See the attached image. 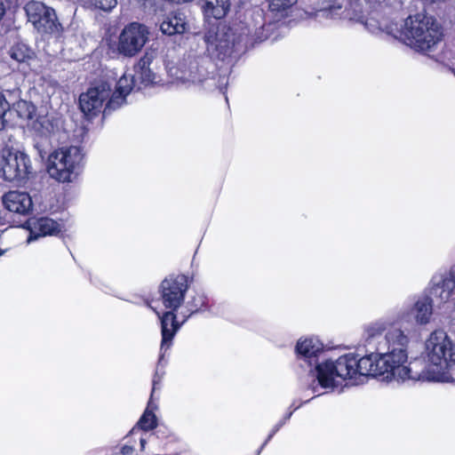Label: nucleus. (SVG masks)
Listing matches in <instances>:
<instances>
[{
	"instance_id": "nucleus-32",
	"label": "nucleus",
	"mask_w": 455,
	"mask_h": 455,
	"mask_svg": "<svg viewBox=\"0 0 455 455\" xmlns=\"http://www.w3.org/2000/svg\"><path fill=\"white\" fill-rule=\"evenodd\" d=\"M161 381V377L157 375V373H156L154 379H153V388H152V392H151V396H150V399L152 400V397H153V394L156 388V386L160 383Z\"/></svg>"
},
{
	"instance_id": "nucleus-24",
	"label": "nucleus",
	"mask_w": 455,
	"mask_h": 455,
	"mask_svg": "<svg viewBox=\"0 0 455 455\" xmlns=\"http://www.w3.org/2000/svg\"><path fill=\"white\" fill-rule=\"evenodd\" d=\"M207 78V72L196 63H192L189 69L188 80L193 83H201Z\"/></svg>"
},
{
	"instance_id": "nucleus-20",
	"label": "nucleus",
	"mask_w": 455,
	"mask_h": 455,
	"mask_svg": "<svg viewBox=\"0 0 455 455\" xmlns=\"http://www.w3.org/2000/svg\"><path fill=\"white\" fill-rule=\"evenodd\" d=\"M61 231V225L50 218L38 219L32 228L35 236L54 235Z\"/></svg>"
},
{
	"instance_id": "nucleus-12",
	"label": "nucleus",
	"mask_w": 455,
	"mask_h": 455,
	"mask_svg": "<svg viewBox=\"0 0 455 455\" xmlns=\"http://www.w3.org/2000/svg\"><path fill=\"white\" fill-rule=\"evenodd\" d=\"M432 296L440 303H445L455 299V271L435 277L431 290Z\"/></svg>"
},
{
	"instance_id": "nucleus-17",
	"label": "nucleus",
	"mask_w": 455,
	"mask_h": 455,
	"mask_svg": "<svg viewBox=\"0 0 455 455\" xmlns=\"http://www.w3.org/2000/svg\"><path fill=\"white\" fill-rule=\"evenodd\" d=\"M151 61V56H149L148 53H146L134 66L133 79L136 82H140L145 85L154 83L156 76L149 68Z\"/></svg>"
},
{
	"instance_id": "nucleus-23",
	"label": "nucleus",
	"mask_w": 455,
	"mask_h": 455,
	"mask_svg": "<svg viewBox=\"0 0 455 455\" xmlns=\"http://www.w3.org/2000/svg\"><path fill=\"white\" fill-rule=\"evenodd\" d=\"M156 409V405L152 403L150 399L148 407L144 413L136 424V427L141 428L144 431H148L157 427V419L154 413V410Z\"/></svg>"
},
{
	"instance_id": "nucleus-13",
	"label": "nucleus",
	"mask_w": 455,
	"mask_h": 455,
	"mask_svg": "<svg viewBox=\"0 0 455 455\" xmlns=\"http://www.w3.org/2000/svg\"><path fill=\"white\" fill-rule=\"evenodd\" d=\"M4 207L14 213L26 215L32 210V199L26 192L9 191L3 196Z\"/></svg>"
},
{
	"instance_id": "nucleus-7",
	"label": "nucleus",
	"mask_w": 455,
	"mask_h": 455,
	"mask_svg": "<svg viewBox=\"0 0 455 455\" xmlns=\"http://www.w3.org/2000/svg\"><path fill=\"white\" fill-rule=\"evenodd\" d=\"M28 156L20 151L4 148L0 151V174L7 181H20L30 172Z\"/></svg>"
},
{
	"instance_id": "nucleus-34",
	"label": "nucleus",
	"mask_w": 455,
	"mask_h": 455,
	"mask_svg": "<svg viewBox=\"0 0 455 455\" xmlns=\"http://www.w3.org/2000/svg\"><path fill=\"white\" fill-rule=\"evenodd\" d=\"M291 412H290V413L286 416L285 420H286V419H290V417H291Z\"/></svg>"
},
{
	"instance_id": "nucleus-15",
	"label": "nucleus",
	"mask_w": 455,
	"mask_h": 455,
	"mask_svg": "<svg viewBox=\"0 0 455 455\" xmlns=\"http://www.w3.org/2000/svg\"><path fill=\"white\" fill-rule=\"evenodd\" d=\"M136 83L132 76L124 75L117 82L116 91L110 94L109 100L105 104L106 110H115L120 108L125 101V97L131 92L132 84Z\"/></svg>"
},
{
	"instance_id": "nucleus-27",
	"label": "nucleus",
	"mask_w": 455,
	"mask_h": 455,
	"mask_svg": "<svg viewBox=\"0 0 455 455\" xmlns=\"http://www.w3.org/2000/svg\"><path fill=\"white\" fill-rule=\"evenodd\" d=\"M341 10L340 4H332L329 8H324L322 10H319L316 12L317 17H325V18H335L339 12Z\"/></svg>"
},
{
	"instance_id": "nucleus-2",
	"label": "nucleus",
	"mask_w": 455,
	"mask_h": 455,
	"mask_svg": "<svg viewBox=\"0 0 455 455\" xmlns=\"http://www.w3.org/2000/svg\"><path fill=\"white\" fill-rule=\"evenodd\" d=\"M188 289V277L185 275H171L160 284L162 303L166 309H169L162 316L159 315L162 332L161 351L170 348L172 340L180 327L174 312L184 302Z\"/></svg>"
},
{
	"instance_id": "nucleus-16",
	"label": "nucleus",
	"mask_w": 455,
	"mask_h": 455,
	"mask_svg": "<svg viewBox=\"0 0 455 455\" xmlns=\"http://www.w3.org/2000/svg\"><path fill=\"white\" fill-rule=\"evenodd\" d=\"M323 344L318 339H304L298 341L296 352L301 358L307 360L309 364H312L313 360L316 363L315 358L323 351Z\"/></svg>"
},
{
	"instance_id": "nucleus-30",
	"label": "nucleus",
	"mask_w": 455,
	"mask_h": 455,
	"mask_svg": "<svg viewBox=\"0 0 455 455\" xmlns=\"http://www.w3.org/2000/svg\"><path fill=\"white\" fill-rule=\"evenodd\" d=\"M284 422H281L280 424H278L275 429L271 432V434L268 435L267 439L266 440V442L262 444V446L260 447L259 451V453L260 452V451L263 449V447L266 445V443L273 437V435L279 430V428L283 426Z\"/></svg>"
},
{
	"instance_id": "nucleus-4",
	"label": "nucleus",
	"mask_w": 455,
	"mask_h": 455,
	"mask_svg": "<svg viewBox=\"0 0 455 455\" xmlns=\"http://www.w3.org/2000/svg\"><path fill=\"white\" fill-rule=\"evenodd\" d=\"M357 356L349 354L339 357L335 362L326 361L317 364V379L323 387H332L339 384L336 379H356Z\"/></svg>"
},
{
	"instance_id": "nucleus-29",
	"label": "nucleus",
	"mask_w": 455,
	"mask_h": 455,
	"mask_svg": "<svg viewBox=\"0 0 455 455\" xmlns=\"http://www.w3.org/2000/svg\"><path fill=\"white\" fill-rule=\"evenodd\" d=\"M297 0H273V5L277 10H286L295 4Z\"/></svg>"
},
{
	"instance_id": "nucleus-25",
	"label": "nucleus",
	"mask_w": 455,
	"mask_h": 455,
	"mask_svg": "<svg viewBox=\"0 0 455 455\" xmlns=\"http://www.w3.org/2000/svg\"><path fill=\"white\" fill-rule=\"evenodd\" d=\"M19 114L25 119H32L35 116L36 108L34 105L22 101L18 104Z\"/></svg>"
},
{
	"instance_id": "nucleus-14",
	"label": "nucleus",
	"mask_w": 455,
	"mask_h": 455,
	"mask_svg": "<svg viewBox=\"0 0 455 455\" xmlns=\"http://www.w3.org/2000/svg\"><path fill=\"white\" fill-rule=\"evenodd\" d=\"M432 313V300L428 297H423L419 299L402 318L408 323L414 321L419 324H426L429 322Z\"/></svg>"
},
{
	"instance_id": "nucleus-8",
	"label": "nucleus",
	"mask_w": 455,
	"mask_h": 455,
	"mask_svg": "<svg viewBox=\"0 0 455 455\" xmlns=\"http://www.w3.org/2000/svg\"><path fill=\"white\" fill-rule=\"evenodd\" d=\"M149 30L147 26L132 22L125 26L118 37L117 51L125 57L137 55L148 41Z\"/></svg>"
},
{
	"instance_id": "nucleus-3",
	"label": "nucleus",
	"mask_w": 455,
	"mask_h": 455,
	"mask_svg": "<svg viewBox=\"0 0 455 455\" xmlns=\"http://www.w3.org/2000/svg\"><path fill=\"white\" fill-rule=\"evenodd\" d=\"M443 33L436 20L423 13L409 16L399 31V39L417 51H427L441 41Z\"/></svg>"
},
{
	"instance_id": "nucleus-36",
	"label": "nucleus",
	"mask_w": 455,
	"mask_h": 455,
	"mask_svg": "<svg viewBox=\"0 0 455 455\" xmlns=\"http://www.w3.org/2000/svg\"><path fill=\"white\" fill-rule=\"evenodd\" d=\"M125 451H128V449H126V448L124 447V448H123V453H124V454H125V453H126Z\"/></svg>"
},
{
	"instance_id": "nucleus-35",
	"label": "nucleus",
	"mask_w": 455,
	"mask_h": 455,
	"mask_svg": "<svg viewBox=\"0 0 455 455\" xmlns=\"http://www.w3.org/2000/svg\"><path fill=\"white\" fill-rule=\"evenodd\" d=\"M125 451H128V449H126V448L124 447V448H123V453H124V454H125V453H126Z\"/></svg>"
},
{
	"instance_id": "nucleus-6",
	"label": "nucleus",
	"mask_w": 455,
	"mask_h": 455,
	"mask_svg": "<svg viewBox=\"0 0 455 455\" xmlns=\"http://www.w3.org/2000/svg\"><path fill=\"white\" fill-rule=\"evenodd\" d=\"M426 357L429 363L441 369L455 362V345L443 330L434 331L426 341Z\"/></svg>"
},
{
	"instance_id": "nucleus-26",
	"label": "nucleus",
	"mask_w": 455,
	"mask_h": 455,
	"mask_svg": "<svg viewBox=\"0 0 455 455\" xmlns=\"http://www.w3.org/2000/svg\"><path fill=\"white\" fill-rule=\"evenodd\" d=\"M88 3L96 9L108 12L116 7V0H88Z\"/></svg>"
},
{
	"instance_id": "nucleus-31",
	"label": "nucleus",
	"mask_w": 455,
	"mask_h": 455,
	"mask_svg": "<svg viewBox=\"0 0 455 455\" xmlns=\"http://www.w3.org/2000/svg\"><path fill=\"white\" fill-rule=\"evenodd\" d=\"M7 0H0V20L5 14L6 12Z\"/></svg>"
},
{
	"instance_id": "nucleus-11",
	"label": "nucleus",
	"mask_w": 455,
	"mask_h": 455,
	"mask_svg": "<svg viewBox=\"0 0 455 455\" xmlns=\"http://www.w3.org/2000/svg\"><path fill=\"white\" fill-rule=\"evenodd\" d=\"M111 87L108 83H100L98 85L90 88L85 93H82L79 98L81 110L88 116H94L100 112L104 115L112 110H106L104 103L110 99Z\"/></svg>"
},
{
	"instance_id": "nucleus-18",
	"label": "nucleus",
	"mask_w": 455,
	"mask_h": 455,
	"mask_svg": "<svg viewBox=\"0 0 455 455\" xmlns=\"http://www.w3.org/2000/svg\"><path fill=\"white\" fill-rule=\"evenodd\" d=\"M230 4V0H204L202 8L205 18L220 20L228 14Z\"/></svg>"
},
{
	"instance_id": "nucleus-1",
	"label": "nucleus",
	"mask_w": 455,
	"mask_h": 455,
	"mask_svg": "<svg viewBox=\"0 0 455 455\" xmlns=\"http://www.w3.org/2000/svg\"><path fill=\"white\" fill-rule=\"evenodd\" d=\"M409 339L399 328H390L382 340L378 341L375 352L357 358L356 377H380L387 381L423 379L420 372L406 365Z\"/></svg>"
},
{
	"instance_id": "nucleus-9",
	"label": "nucleus",
	"mask_w": 455,
	"mask_h": 455,
	"mask_svg": "<svg viewBox=\"0 0 455 455\" xmlns=\"http://www.w3.org/2000/svg\"><path fill=\"white\" fill-rule=\"evenodd\" d=\"M28 20L41 34H52L60 30L55 11L39 1H29L24 7Z\"/></svg>"
},
{
	"instance_id": "nucleus-19",
	"label": "nucleus",
	"mask_w": 455,
	"mask_h": 455,
	"mask_svg": "<svg viewBox=\"0 0 455 455\" xmlns=\"http://www.w3.org/2000/svg\"><path fill=\"white\" fill-rule=\"evenodd\" d=\"M187 23L183 13H173L168 16L160 25L161 31L168 36L185 32Z\"/></svg>"
},
{
	"instance_id": "nucleus-28",
	"label": "nucleus",
	"mask_w": 455,
	"mask_h": 455,
	"mask_svg": "<svg viewBox=\"0 0 455 455\" xmlns=\"http://www.w3.org/2000/svg\"><path fill=\"white\" fill-rule=\"evenodd\" d=\"M9 103L5 100L4 96L0 93V131L5 128L6 121L4 116L9 109Z\"/></svg>"
},
{
	"instance_id": "nucleus-22",
	"label": "nucleus",
	"mask_w": 455,
	"mask_h": 455,
	"mask_svg": "<svg viewBox=\"0 0 455 455\" xmlns=\"http://www.w3.org/2000/svg\"><path fill=\"white\" fill-rule=\"evenodd\" d=\"M387 323L383 321H377L366 325L363 337L367 345H374L375 347L378 341L383 339L384 337L381 338V334L387 330Z\"/></svg>"
},
{
	"instance_id": "nucleus-37",
	"label": "nucleus",
	"mask_w": 455,
	"mask_h": 455,
	"mask_svg": "<svg viewBox=\"0 0 455 455\" xmlns=\"http://www.w3.org/2000/svg\"><path fill=\"white\" fill-rule=\"evenodd\" d=\"M2 254V251H0V255Z\"/></svg>"
},
{
	"instance_id": "nucleus-33",
	"label": "nucleus",
	"mask_w": 455,
	"mask_h": 455,
	"mask_svg": "<svg viewBox=\"0 0 455 455\" xmlns=\"http://www.w3.org/2000/svg\"><path fill=\"white\" fill-rule=\"evenodd\" d=\"M145 444H146V441H145L144 439H141V440H140V445H141V447H142V448H144Z\"/></svg>"
},
{
	"instance_id": "nucleus-5",
	"label": "nucleus",
	"mask_w": 455,
	"mask_h": 455,
	"mask_svg": "<svg viewBox=\"0 0 455 455\" xmlns=\"http://www.w3.org/2000/svg\"><path fill=\"white\" fill-rule=\"evenodd\" d=\"M82 160L83 154L78 147L61 148L49 156L48 172L59 181H70Z\"/></svg>"
},
{
	"instance_id": "nucleus-10",
	"label": "nucleus",
	"mask_w": 455,
	"mask_h": 455,
	"mask_svg": "<svg viewBox=\"0 0 455 455\" xmlns=\"http://www.w3.org/2000/svg\"><path fill=\"white\" fill-rule=\"evenodd\" d=\"M204 38L208 50L216 52L217 57L222 60L230 56L238 44L233 30L224 24H220L216 29L209 30Z\"/></svg>"
},
{
	"instance_id": "nucleus-21",
	"label": "nucleus",
	"mask_w": 455,
	"mask_h": 455,
	"mask_svg": "<svg viewBox=\"0 0 455 455\" xmlns=\"http://www.w3.org/2000/svg\"><path fill=\"white\" fill-rule=\"evenodd\" d=\"M10 57L20 64L27 63L30 65L31 61L35 60V52L23 43H17L13 44L9 50Z\"/></svg>"
}]
</instances>
